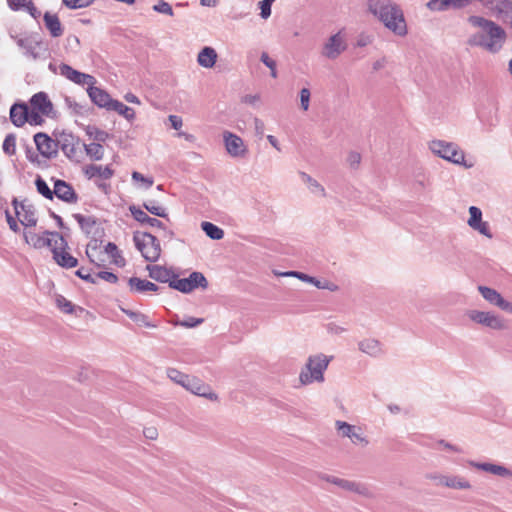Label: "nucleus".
<instances>
[{"mask_svg": "<svg viewBox=\"0 0 512 512\" xmlns=\"http://www.w3.org/2000/svg\"><path fill=\"white\" fill-rule=\"evenodd\" d=\"M217 58L216 50L210 46H205L197 55V63L203 68L210 69L215 65Z\"/></svg>", "mask_w": 512, "mask_h": 512, "instance_id": "c85d7f7f", "label": "nucleus"}, {"mask_svg": "<svg viewBox=\"0 0 512 512\" xmlns=\"http://www.w3.org/2000/svg\"><path fill=\"white\" fill-rule=\"evenodd\" d=\"M332 359L333 356H327L323 353L309 356L305 367L299 374L301 384L309 385L314 382H324V372L327 370Z\"/></svg>", "mask_w": 512, "mask_h": 512, "instance_id": "7ed1b4c3", "label": "nucleus"}, {"mask_svg": "<svg viewBox=\"0 0 512 512\" xmlns=\"http://www.w3.org/2000/svg\"><path fill=\"white\" fill-rule=\"evenodd\" d=\"M152 9L157 13L164 14L167 16L172 17L174 15L172 6L164 0H160L156 4H154Z\"/></svg>", "mask_w": 512, "mask_h": 512, "instance_id": "09e8293b", "label": "nucleus"}, {"mask_svg": "<svg viewBox=\"0 0 512 512\" xmlns=\"http://www.w3.org/2000/svg\"><path fill=\"white\" fill-rule=\"evenodd\" d=\"M43 234L51 235L53 237L58 238L55 240V244L52 247L51 251L53 253V259L56 263L66 269L76 267L78 264L77 258L72 256L67 252L68 243L66 239L58 232L44 231Z\"/></svg>", "mask_w": 512, "mask_h": 512, "instance_id": "39448f33", "label": "nucleus"}, {"mask_svg": "<svg viewBox=\"0 0 512 512\" xmlns=\"http://www.w3.org/2000/svg\"><path fill=\"white\" fill-rule=\"evenodd\" d=\"M108 111L117 112L119 115L123 116L129 122H132L135 119V111L131 107L125 105L124 103L118 100L113 101Z\"/></svg>", "mask_w": 512, "mask_h": 512, "instance_id": "f704fd0d", "label": "nucleus"}, {"mask_svg": "<svg viewBox=\"0 0 512 512\" xmlns=\"http://www.w3.org/2000/svg\"><path fill=\"white\" fill-rule=\"evenodd\" d=\"M470 32L467 44L478 47L490 53L498 52L506 38L505 31L496 23L481 16L468 18Z\"/></svg>", "mask_w": 512, "mask_h": 512, "instance_id": "f257e3e1", "label": "nucleus"}, {"mask_svg": "<svg viewBox=\"0 0 512 512\" xmlns=\"http://www.w3.org/2000/svg\"><path fill=\"white\" fill-rule=\"evenodd\" d=\"M54 196L68 204H76L79 199L74 188L64 180L55 181L53 189V197Z\"/></svg>", "mask_w": 512, "mask_h": 512, "instance_id": "f3484780", "label": "nucleus"}, {"mask_svg": "<svg viewBox=\"0 0 512 512\" xmlns=\"http://www.w3.org/2000/svg\"><path fill=\"white\" fill-rule=\"evenodd\" d=\"M129 210L133 216V218L139 222L141 225H148L151 227H157L166 231L165 225L158 220L157 218L150 217L146 212H144L140 207H136L132 205L129 207Z\"/></svg>", "mask_w": 512, "mask_h": 512, "instance_id": "393cba45", "label": "nucleus"}, {"mask_svg": "<svg viewBox=\"0 0 512 512\" xmlns=\"http://www.w3.org/2000/svg\"><path fill=\"white\" fill-rule=\"evenodd\" d=\"M28 110L29 107L25 103H15L10 108V119L11 122L17 126H23L28 120Z\"/></svg>", "mask_w": 512, "mask_h": 512, "instance_id": "bb28decb", "label": "nucleus"}, {"mask_svg": "<svg viewBox=\"0 0 512 512\" xmlns=\"http://www.w3.org/2000/svg\"><path fill=\"white\" fill-rule=\"evenodd\" d=\"M204 322L203 318L188 317L185 320L176 322V325H180L185 328H194Z\"/></svg>", "mask_w": 512, "mask_h": 512, "instance_id": "bf43d9fd", "label": "nucleus"}, {"mask_svg": "<svg viewBox=\"0 0 512 512\" xmlns=\"http://www.w3.org/2000/svg\"><path fill=\"white\" fill-rule=\"evenodd\" d=\"M477 113L482 122L493 126L498 121V104L495 100L489 99L486 104L480 106Z\"/></svg>", "mask_w": 512, "mask_h": 512, "instance_id": "6ab92c4d", "label": "nucleus"}, {"mask_svg": "<svg viewBox=\"0 0 512 512\" xmlns=\"http://www.w3.org/2000/svg\"><path fill=\"white\" fill-rule=\"evenodd\" d=\"M447 475L448 474L432 472V473L426 474L425 477H426V479L432 481L434 483V485L444 487V483L446 481Z\"/></svg>", "mask_w": 512, "mask_h": 512, "instance_id": "864d4df0", "label": "nucleus"}, {"mask_svg": "<svg viewBox=\"0 0 512 512\" xmlns=\"http://www.w3.org/2000/svg\"><path fill=\"white\" fill-rule=\"evenodd\" d=\"M273 0H263L260 2V15L263 19H267L271 15V4Z\"/></svg>", "mask_w": 512, "mask_h": 512, "instance_id": "0e129e2a", "label": "nucleus"}, {"mask_svg": "<svg viewBox=\"0 0 512 512\" xmlns=\"http://www.w3.org/2000/svg\"><path fill=\"white\" fill-rule=\"evenodd\" d=\"M55 302H56L57 307L62 312L66 313V314H72V313H74V311L76 309L75 305H73L72 302L67 300L62 295H57L56 298H55Z\"/></svg>", "mask_w": 512, "mask_h": 512, "instance_id": "37998d69", "label": "nucleus"}, {"mask_svg": "<svg viewBox=\"0 0 512 512\" xmlns=\"http://www.w3.org/2000/svg\"><path fill=\"white\" fill-rule=\"evenodd\" d=\"M299 175L301 177V180L307 185L311 193L322 197L325 196V189L317 180H315L305 172H300Z\"/></svg>", "mask_w": 512, "mask_h": 512, "instance_id": "c9c22d12", "label": "nucleus"}, {"mask_svg": "<svg viewBox=\"0 0 512 512\" xmlns=\"http://www.w3.org/2000/svg\"><path fill=\"white\" fill-rule=\"evenodd\" d=\"M373 41V37L369 34L362 33L357 37L356 45L358 47H365L371 44Z\"/></svg>", "mask_w": 512, "mask_h": 512, "instance_id": "338daca9", "label": "nucleus"}, {"mask_svg": "<svg viewBox=\"0 0 512 512\" xmlns=\"http://www.w3.org/2000/svg\"><path fill=\"white\" fill-rule=\"evenodd\" d=\"M201 228L212 240H221L224 237L223 229L211 222L203 221L201 223Z\"/></svg>", "mask_w": 512, "mask_h": 512, "instance_id": "e433bc0d", "label": "nucleus"}, {"mask_svg": "<svg viewBox=\"0 0 512 512\" xmlns=\"http://www.w3.org/2000/svg\"><path fill=\"white\" fill-rule=\"evenodd\" d=\"M65 141L66 143H63L61 145V148L64 152V154L67 156V157H71V154L73 153L74 151V147H73V137L72 136H68L65 138Z\"/></svg>", "mask_w": 512, "mask_h": 512, "instance_id": "69168bd1", "label": "nucleus"}, {"mask_svg": "<svg viewBox=\"0 0 512 512\" xmlns=\"http://www.w3.org/2000/svg\"><path fill=\"white\" fill-rule=\"evenodd\" d=\"M223 139H224L226 150L232 157H242L243 156V154L246 150V147L244 145L243 140L239 136L226 131L223 134Z\"/></svg>", "mask_w": 512, "mask_h": 512, "instance_id": "a211bd4d", "label": "nucleus"}, {"mask_svg": "<svg viewBox=\"0 0 512 512\" xmlns=\"http://www.w3.org/2000/svg\"><path fill=\"white\" fill-rule=\"evenodd\" d=\"M133 241L146 261L156 262L160 258V242L151 233L136 231L133 234Z\"/></svg>", "mask_w": 512, "mask_h": 512, "instance_id": "20e7f679", "label": "nucleus"}, {"mask_svg": "<svg viewBox=\"0 0 512 512\" xmlns=\"http://www.w3.org/2000/svg\"><path fill=\"white\" fill-rule=\"evenodd\" d=\"M468 463L471 467L478 470H482L502 478H512V470L503 465L494 463H481L476 461H469Z\"/></svg>", "mask_w": 512, "mask_h": 512, "instance_id": "412c9836", "label": "nucleus"}, {"mask_svg": "<svg viewBox=\"0 0 512 512\" xmlns=\"http://www.w3.org/2000/svg\"><path fill=\"white\" fill-rule=\"evenodd\" d=\"M261 62L270 69V74L273 78L277 77V64L276 61L269 57L266 52H262L260 56Z\"/></svg>", "mask_w": 512, "mask_h": 512, "instance_id": "8fccbe9b", "label": "nucleus"}, {"mask_svg": "<svg viewBox=\"0 0 512 512\" xmlns=\"http://www.w3.org/2000/svg\"><path fill=\"white\" fill-rule=\"evenodd\" d=\"M128 286L131 293L139 294H143L146 292H157L160 290V287L157 286L155 283L138 277H130L128 279Z\"/></svg>", "mask_w": 512, "mask_h": 512, "instance_id": "b1692460", "label": "nucleus"}, {"mask_svg": "<svg viewBox=\"0 0 512 512\" xmlns=\"http://www.w3.org/2000/svg\"><path fill=\"white\" fill-rule=\"evenodd\" d=\"M467 316L471 321L493 330H503L506 327L504 320L492 312L470 310Z\"/></svg>", "mask_w": 512, "mask_h": 512, "instance_id": "1a4fd4ad", "label": "nucleus"}, {"mask_svg": "<svg viewBox=\"0 0 512 512\" xmlns=\"http://www.w3.org/2000/svg\"><path fill=\"white\" fill-rule=\"evenodd\" d=\"M358 348L361 352L368 354L372 357H377L382 353L380 342L372 338L361 340L358 343Z\"/></svg>", "mask_w": 512, "mask_h": 512, "instance_id": "473e14b6", "label": "nucleus"}, {"mask_svg": "<svg viewBox=\"0 0 512 512\" xmlns=\"http://www.w3.org/2000/svg\"><path fill=\"white\" fill-rule=\"evenodd\" d=\"M143 207L148 212H150L151 214H153L155 216H158V217H161V218H166L167 217L166 208L157 205L156 202L153 201V200L144 202L143 203Z\"/></svg>", "mask_w": 512, "mask_h": 512, "instance_id": "a19ab883", "label": "nucleus"}, {"mask_svg": "<svg viewBox=\"0 0 512 512\" xmlns=\"http://www.w3.org/2000/svg\"><path fill=\"white\" fill-rule=\"evenodd\" d=\"M12 204L22 225L26 227L36 226L37 217L35 215V208L33 205L28 204L25 201L18 202L16 198L13 199Z\"/></svg>", "mask_w": 512, "mask_h": 512, "instance_id": "f8f14e48", "label": "nucleus"}, {"mask_svg": "<svg viewBox=\"0 0 512 512\" xmlns=\"http://www.w3.org/2000/svg\"><path fill=\"white\" fill-rule=\"evenodd\" d=\"M35 185L39 194L47 199H53V190L49 188L46 181L41 176H37Z\"/></svg>", "mask_w": 512, "mask_h": 512, "instance_id": "79ce46f5", "label": "nucleus"}, {"mask_svg": "<svg viewBox=\"0 0 512 512\" xmlns=\"http://www.w3.org/2000/svg\"><path fill=\"white\" fill-rule=\"evenodd\" d=\"M470 217L467 221L468 225L472 228L475 227L476 224L482 221V211L480 208L476 206L469 207Z\"/></svg>", "mask_w": 512, "mask_h": 512, "instance_id": "de8ad7c7", "label": "nucleus"}, {"mask_svg": "<svg viewBox=\"0 0 512 512\" xmlns=\"http://www.w3.org/2000/svg\"><path fill=\"white\" fill-rule=\"evenodd\" d=\"M30 108L41 112L44 116H49L52 112L53 105L46 93L38 92L31 97Z\"/></svg>", "mask_w": 512, "mask_h": 512, "instance_id": "5701e85b", "label": "nucleus"}, {"mask_svg": "<svg viewBox=\"0 0 512 512\" xmlns=\"http://www.w3.org/2000/svg\"><path fill=\"white\" fill-rule=\"evenodd\" d=\"M73 218L77 221L79 224L81 230L87 235L96 234V231L94 229L97 225V220L93 216H84L79 213L73 214Z\"/></svg>", "mask_w": 512, "mask_h": 512, "instance_id": "2f4dec72", "label": "nucleus"}, {"mask_svg": "<svg viewBox=\"0 0 512 512\" xmlns=\"http://www.w3.org/2000/svg\"><path fill=\"white\" fill-rule=\"evenodd\" d=\"M182 387L197 396H202L210 400H217L218 398L217 395L212 392L208 384L194 376L188 375Z\"/></svg>", "mask_w": 512, "mask_h": 512, "instance_id": "ddd939ff", "label": "nucleus"}, {"mask_svg": "<svg viewBox=\"0 0 512 512\" xmlns=\"http://www.w3.org/2000/svg\"><path fill=\"white\" fill-rule=\"evenodd\" d=\"M34 142L37 147V150L43 157L51 158L53 157L58 150L60 145V141H55L47 134L39 132L34 135Z\"/></svg>", "mask_w": 512, "mask_h": 512, "instance_id": "2eb2a0df", "label": "nucleus"}, {"mask_svg": "<svg viewBox=\"0 0 512 512\" xmlns=\"http://www.w3.org/2000/svg\"><path fill=\"white\" fill-rule=\"evenodd\" d=\"M86 153L94 160H101L103 157V146L99 142H92L85 145Z\"/></svg>", "mask_w": 512, "mask_h": 512, "instance_id": "58836bf2", "label": "nucleus"}, {"mask_svg": "<svg viewBox=\"0 0 512 512\" xmlns=\"http://www.w3.org/2000/svg\"><path fill=\"white\" fill-rule=\"evenodd\" d=\"M488 8L500 16H512V0H485Z\"/></svg>", "mask_w": 512, "mask_h": 512, "instance_id": "c756f323", "label": "nucleus"}, {"mask_svg": "<svg viewBox=\"0 0 512 512\" xmlns=\"http://www.w3.org/2000/svg\"><path fill=\"white\" fill-rule=\"evenodd\" d=\"M87 92L91 101L100 108L108 110L114 101L105 90L94 84L88 85Z\"/></svg>", "mask_w": 512, "mask_h": 512, "instance_id": "aec40b11", "label": "nucleus"}, {"mask_svg": "<svg viewBox=\"0 0 512 512\" xmlns=\"http://www.w3.org/2000/svg\"><path fill=\"white\" fill-rule=\"evenodd\" d=\"M44 23L48 29L50 35L54 38H58L63 35L64 29L56 14L46 12L43 16Z\"/></svg>", "mask_w": 512, "mask_h": 512, "instance_id": "7c9ffc66", "label": "nucleus"}, {"mask_svg": "<svg viewBox=\"0 0 512 512\" xmlns=\"http://www.w3.org/2000/svg\"><path fill=\"white\" fill-rule=\"evenodd\" d=\"M42 116L41 112L29 108L27 122L31 125H41L43 123Z\"/></svg>", "mask_w": 512, "mask_h": 512, "instance_id": "6e6d98bb", "label": "nucleus"}, {"mask_svg": "<svg viewBox=\"0 0 512 512\" xmlns=\"http://www.w3.org/2000/svg\"><path fill=\"white\" fill-rule=\"evenodd\" d=\"M96 277L112 284H115L118 281V276L113 272L108 271H100L96 274Z\"/></svg>", "mask_w": 512, "mask_h": 512, "instance_id": "e2e57ef3", "label": "nucleus"}, {"mask_svg": "<svg viewBox=\"0 0 512 512\" xmlns=\"http://www.w3.org/2000/svg\"><path fill=\"white\" fill-rule=\"evenodd\" d=\"M3 151L7 156H13L16 151V137L13 134H8L3 142Z\"/></svg>", "mask_w": 512, "mask_h": 512, "instance_id": "c03bdc74", "label": "nucleus"}, {"mask_svg": "<svg viewBox=\"0 0 512 512\" xmlns=\"http://www.w3.org/2000/svg\"><path fill=\"white\" fill-rule=\"evenodd\" d=\"M369 11L376 16L389 30L399 36L407 32L402 11L389 0H369Z\"/></svg>", "mask_w": 512, "mask_h": 512, "instance_id": "f03ea898", "label": "nucleus"}, {"mask_svg": "<svg viewBox=\"0 0 512 512\" xmlns=\"http://www.w3.org/2000/svg\"><path fill=\"white\" fill-rule=\"evenodd\" d=\"M311 92L308 88H302L299 92L300 106L303 111H307L310 106Z\"/></svg>", "mask_w": 512, "mask_h": 512, "instance_id": "603ef678", "label": "nucleus"}, {"mask_svg": "<svg viewBox=\"0 0 512 512\" xmlns=\"http://www.w3.org/2000/svg\"><path fill=\"white\" fill-rule=\"evenodd\" d=\"M347 49L346 35L343 31L331 35L323 44L321 54L329 60L337 59Z\"/></svg>", "mask_w": 512, "mask_h": 512, "instance_id": "6e6552de", "label": "nucleus"}, {"mask_svg": "<svg viewBox=\"0 0 512 512\" xmlns=\"http://www.w3.org/2000/svg\"><path fill=\"white\" fill-rule=\"evenodd\" d=\"M327 332L334 335H340L346 332V328L337 325L336 323H328L326 325Z\"/></svg>", "mask_w": 512, "mask_h": 512, "instance_id": "774afa93", "label": "nucleus"}, {"mask_svg": "<svg viewBox=\"0 0 512 512\" xmlns=\"http://www.w3.org/2000/svg\"><path fill=\"white\" fill-rule=\"evenodd\" d=\"M83 171L89 179L99 178L100 180H107L114 174V171L108 165L102 167L101 165L90 164L87 165Z\"/></svg>", "mask_w": 512, "mask_h": 512, "instance_id": "cd10ccee", "label": "nucleus"}, {"mask_svg": "<svg viewBox=\"0 0 512 512\" xmlns=\"http://www.w3.org/2000/svg\"><path fill=\"white\" fill-rule=\"evenodd\" d=\"M58 73L78 85H91L96 83L94 76L75 70L68 64H60Z\"/></svg>", "mask_w": 512, "mask_h": 512, "instance_id": "4468645a", "label": "nucleus"}, {"mask_svg": "<svg viewBox=\"0 0 512 512\" xmlns=\"http://www.w3.org/2000/svg\"><path fill=\"white\" fill-rule=\"evenodd\" d=\"M105 252L111 256L113 263L118 267H124L126 265V260L115 243L109 242L105 246Z\"/></svg>", "mask_w": 512, "mask_h": 512, "instance_id": "4c0bfd02", "label": "nucleus"}, {"mask_svg": "<svg viewBox=\"0 0 512 512\" xmlns=\"http://www.w3.org/2000/svg\"><path fill=\"white\" fill-rule=\"evenodd\" d=\"M75 275L77 277H79L80 279L86 281V282H89V283H92V284H95L96 283V277H93L91 275V270H88L84 267H81L79 268L76 272H75Z\"/></svg>", "mask_w": 512, "mask_h": 512, "instance_id": "13d9d810", "label": "nucleus"}, {"mask_svg": "<svg viewBox=\"0 0 512 512\" xmlns=\"http://www.w3.org/2000/svg\"><path fill=\"white\" fill-rule=\"evenodd\" d=\"M478 290L482 297L490 304L499 307L501 310L512 314V303L505 300L499 292L493 288L479 286Z\"/></svg>", "mask_w": 512, "mask_h": 512, "instance_id": "dca6fc26", "label": "nucleus"}, {"mask_svg": "<svg viewBox=\"0 0 512 512\" xmlns=\"http://www.w3.org/2000/svg\"><path fill=\"white\" fill-rule=\"evenodd\" d=\"M432 154L442 160H465V153L455 142L433 140L429 143Z\"/></svg>", "mask_w": 512, "mask_h": 512, "instance_id": "423d86ee", "label": "nucleus"}, {"mask_svg": "<svg viewBox=\"0 0 512 512\" xmlns=\"http://www.w3.org/2000/svg\"><path fill=\"white\" fill-rule=\"evenodd\" d=\"M24 240L28 245H31L35 249H41L43 247H50L52 249L53 240L48 235H39L32 231H24Z\"/></svg>", "mask_w": 512, "mask_h": 512, "instance_id": "a878e982", "label": "nucleus"}, {"mask_svg": "<svg viewBox=\"0 0 512 512\" xmlns=\"http://www.w3.org/2000/svg\"><path fill=\"white\" fill-rule=\"evenodd\" d=\"M322 479H324L325 481L340 487L343 490H346V488L348 486V483L350 481V480L338 478V477L331 476V475H325V476L322 477Z\"/></svg>", "mask_w": 512, "mask_h": 512, "instance_id": "4d7b16f0", "label": "nucleus"}, {"mask_svg": "<svg viewBox=\"0 0 512 512\" xmlns=\"http://www.w3.org/2000/svg\"><path fill=\"white\" fill-rule=\"evenodd\" d=\"M346 491H352L362 496H369L370 491L365 484L349 481Z\"/></svg>", "mask_w": 512, "mask_h": 512, "instance_id": "a18cd8bd", "label": "nucleus"}, {"mask_svg": "<svg viewBox=\"0 0 512 512\" xmlns=\"http://www.w3.org/2000/svg\"><path fill=\"white\" fill-rule=\"evenodd\" d=\"M94 0H62L63 4L70 9H80L88 7Z\"/></svg>", "mask_w": 512, "mask_h": 512, "instance_id": "3c124183", "label": "nucleus"}, {"mask_svg": "<svg viewBox=\"0 0 512 512\" xmlns=\"http://www.w3.org/2000/svg\"><path fill=\"white\" fill-rule=\"evenodd\" d=\"M133 316H134V319L132 321H134L135 323H137L140 326H144V327H148V328L156 327V325L153 324L149 320V317L144 313L138 312L136 315H133Z\"/></svg>", "mask_w": 512, "mask_h": 512, "instance_id": "5fc2aeb1", "label": "nucleus"}, {"mask_svg": "<svg viewBox=\"0 0 512 512\" xmlns=\"http://www.w3.org/2000/svg\"><path fill=\"white\" fill-rule=\"evenodd\" d=\"M315 287H317L318 289H325L332 292H335L339 289L338 285H336L335 283L328 280L322 281L319 279L316 280Z\"/></svg>", "mask_w": 512, "mask_h": 512, "instance_id": "052dcab7", "label": "nucleus"}, {"mask_svg": "<svg viewBox=\"0 0 512 512\" xmlns=\"http://www.w3.org/2000/svg\"><path fill=\"white\" fill-rule=\"evenodd\" d=\"M208 281L203 273L194 271L187 278H179L175 273L174 279L170 282V288L181 293H190L197 288L206 289Z\"/></svg>", "mask_w": 512, "mask_h": 512, "instance_id": "0eeeda50", "label": "nucleus"}, {"mask_svg": "<svg viewBox=\"0 0 512 512\" xmlns=\"http://www.w3.org/2000/svg\"><path fill=\"white\" fill-rule=\"evenodd\" d=\"M472 229L478 231L480 234L488 238L493 237L488 222L481 221L479 224H476L475 227H472Z\"/></svg>", "mask_w": 512, "mask_h": 512, "instance_id": "680f3d73", "label": "nucleus"}, {"mask_svg": "<svg viewBox=\"0 0 512 512\" xmlns=\"http://www.w3.org/2000/svg\"><path fill=\"white\" fill-rule=\"evenodd\" d=\"M146 270L150 278L160 283H168L169 286L175 276V272L172 269L161 265H147Z\"/></svg>", "mask_w": 512, "mask_h": 512, "instance_id": "4be33fe9", "label": "nucleus"}, {"mask_svg": "<svg viewBox=\"0 0 512 512\" xmlns=\"http://www.w3.org/2000/svg\"><path fill=\"white\" fill-rule=\"evenodd\" d=\"M86 132L91 139L99 143L105 142L109 138V134L106 131L96 126H88Z\"/></svg>", "mask_w": 512, "mask_h": 512, "instance_id": "ea45409f", "label": "nucleus"}, {"mask_svg": "<svg viewBox=\"0 0 512 512\" xmlns=\"http://www.w3.org/2000/svg\"><path fill=\"white\" fill-rule=\"evenodd\" d=\"M444 487L454 490H468L471 489V483L463 476L448 474Z\"/></svg>", "mask_w": 512, "mask_h": 512, "instance_id": "72a5a7b5", "label": "nucleus"}, {"mask_svg": "<svg viewBox=\"0 0 512 512\" xmlns=\"http://www.w3.org/2000/svg\"><path fill=\"white\" fill-rule=\"evenodd\" d=\"M17 44L24 50L26 56L34 60L41 58L47 52V46L35 37L19 39Z\"/></svg>", "mask_w": 512, "mask_h": 512, "instance_id": "9b49d317", "label": "nucleus"}, {"mask_svg": "<svg viewBox=\"0 0 512 512\" xmlns=\"http://www.w3.org/2000/svg\"><path fill=\"white\" fill-rule=\"evenodd\" d=\"M167 376L171 381H173L181 386L185 383V380L188 377L187 374L182 373L181 371H179L175 368H168Z\"/></svg>", "mask_w": 512, "mask_h": 512, "instance_id": "49530a36", "label": "nucleus"}, {"mask_svg": "<svg viewBox=\"0 0 512 512\" xmlns=\"http://www.w3.org/2000/svg\"><path fill=\"white\" fill-rule=\"evenodd\" d=\"M337 431L342 437L349 438L353 444L367 446L369 444L368 439L363 435L362 428L351 425L345 421L337 420L335 422Z\"/></svg>", "mask_w": 512, "mask_h": 512, "instance_id": "9d476101", "label": "nucleus"}]
</instances>
